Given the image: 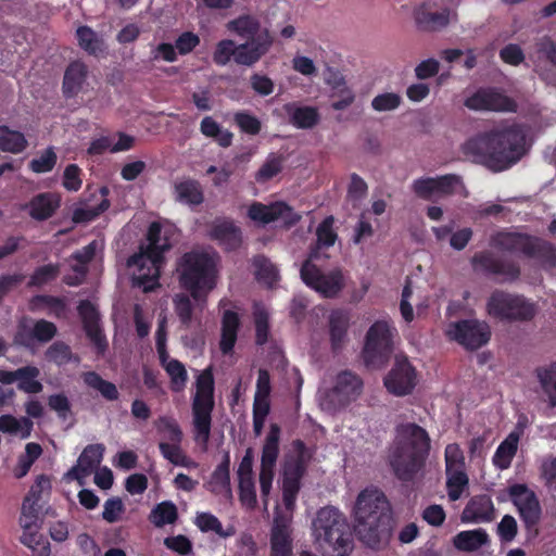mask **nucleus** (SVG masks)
Returning <instances> with one entry per match:
<instances>
[{
  "label": "nucleus",
  "mask_w": 556,
  "mask_h": 556,
  "mask_svg": "<svg viewBox=\"0 0 556 556\" xmlns=\"http://www.w3.org/2000/svg\"><path fill=\"white\" fill-rule=\"evenodd\" d=\"M311 455L301 441H295L282 463V501L286 513L276 508L270 532L269 556H292V513L300 481L305 473Z\"/></svg>",
  "instance_id": "1"
},
{
  "label": "nucleus",
  "mask_w": 556,
  "mask_h": 556,
  "mask_svg": "<svg viewBox=\"0 0 556 556\" xmlns=\"http://www.w3.org/2000/svg\"><path fill=\"white\" fill-rule=\"evenodd\" d=\"M462 150L473 162L493 172H502L517 163L525 154V134L517 126L494 129L469 139L463 144Z\"/></svg>",
  "instance_id": "2"
},
{
  "label": "nucleus",
  "mask_w": 556,
  "mask_h": 556,
  "mask_svg": "<svg viewBox=\"0 0 556 556\" xmlns=\"http://www.w3.org/2000/svg\"><path fill=\"white\" fill-rule=\"evenodd\" d=\"M430 452L427 431L416 424L397 427L394 445L390 453V465L401 480H412L425 466Z\"/></svg>",
  "instance_id": "3"
},
{
  "label": "nucleus",
  "mask_w": 556,
  "mask_h": 556,
  "mask_svg": "<svg viewBox=\"0 0 556 556\" xmlns=\"http://www.w3.org/2000/svg\"><path fill=\"white\" fill-rule=\"evenodd\" d=\"M389 504L377 489L363 490L353 508L354 528L361 541L377 547L389 535Z\"/></svg>",
  "instance_id": "4"
},
{
  "label": "nucleus",
  "mask_w": 556,
  "mask_h": 556,
  "mask_svg": "<svg viewBox=\"0 0 556 556\" xmlns=\"http://www.w3.org/2000/svg\"><path fill=\"white\" fill-rule=\"evenodd\" d=\"M218 256L214 252L197 250L182 255L177 273L180 286L198 301V307L206 305L207 294L216 287Z\"/></svg>",
  "instance_id": "5"
},
{
  "label": "nucleus",
  "mask_w": 556,
  "mask_h": 556,
  "mask_svg": "<svg viewBox=\"0 0 556 556\" xmlns=\"http://www.w3.org/2000/svg\"><path fill=\"white\" fill-rule=\"evenodd\" d=\"M169 228L162 227L159 223H152L148 231V244L142 247L138 254L128 260V267L131 270L132 280L143 291L152 290L160 276L163 263V253L170 248L167 236Z\"/></svg>",
  "instance_id": "6"
},
{
  "label": "nucleus",
  "mask_w": 556,
  "mask_h": 556,
  "mask_svg": "<svg viewBox=\"0 0 556 556\" xmlns=\"http://www.w3.org/2000/svg\"><path fill=\"white\" fill-rule=\"evenodd\" d=\"M313 535L324 551L346 556L352 548L351 533L343 515L333 507H324L313 521Z\"/></svg>",
  "instance_id": "7"
},
{
  "label": "nucleus",
  "mask_w": 556,
  "mask_h": 556,
  "mask_svg": "<svg viewBox=\"0 0 556 556\" xmlns=\"http://www.w3.org/2000/svg\"><path fill=\"white\" fill-rule=\"evenodd\" d=\"M363 390L364 382L359 376L350 370H342L319 389L317 399L323 410L337 413L356 402Z\"/></svg>",
  "instance_id": "8"
},
{
  "label": "nucleus",
  "mask_w": 556,
  "mask_h": 556,
  "mask_svg": "<svg viewBox=\"0 0 556 556\" xmlns=\"http://www.w3.org/2000/svg\"><path fill=\"white\" fill-rule=\"evenodd\" d=\"M195 387L197 391L192 401L194 440L203 450H206L214 408V379L211 368H206L199 374Z\"/></svg>",
  "instance_id": "9"
},
{
  "label": "nucleus",
  "mask_w": 556,
  "mask_h": 556,
  "mask_svg": "<svg viewBox=\"0 0 556 556\" xmlns=\"http://www.w3.org/2000/svg\"><path fill=\"white\" fill-rule=\"evenodd\" d=\"M274 42L269 30H264L256 40L240 45L231 39H223L216 43L212 58L218 66L227 65L231 58L239 65L252 66L269 51Z\"/></svg>",
  "instance_id": "10"
},
{
  "label": "nucleus",
  "mask_w": 556,
  "mask_h": 556,
  "mask_svg": "<svg viewBox=\"0 0 556 556\" xmlns=\"http://www.w3.org/2000/svg\"><path fill=\"white\" fill-rule=\"evenodd\" d=\"M486 313L500 320L526 321L536 315L538 307L523 295L496 290L488 299Z\"/></svg>",
  "instance_id": "11"
},
{
  "label": "nucleus",
  "mask_w": 556,
  "mask_h": 556,
  "mask_svg": "<svg viewBox=\"0 0 556 556\" xmlns=\"http://www.w3.org/2000/svg\"><path fill=\"white\" fill-rule=\"evenodd\" d=\"M319 260V252L313 251L309 258L301 267L303 282L315 290L324 298H334L344 288L345 281L340 268L321 269L316 261Z\"/></svg>",
  "instance_id": "12"
},
{
  "label": "nucleus",
  "mask_w": 556,
  "mask_h": 556,
  "mask_svg": "<svg viewBox=\"0 0 556 556\" xmlns=\"http://www.w3.org/2000/svg\"><path fill=\"white\" fill-rule=\"evenodd\" d=\"M397 330L389 319L375 321L366 333L364 358L368 365L381 366L393 351Z\"/></svg>",
  "instance_id": "13"
},
{
  "label": "nucleus",
  "mask_w": 556,
  "mask_h": 556,
  "mask_svg": "<svg viewBox=\"0 0 556 556\" xmlns=\"http://www.w3.org/2000/svg\"><path fill=\"white\" fill-rule=\"evenodd\" d=\"M280 428L271 424L266 435L261 457L258 483L264 508L267 509L269 494L275 477V468L279 455Z\"/></svg>",
  "instance_id": "14"
},
{
  "label": "nucleus",
  "mask_w": 556,
  "mask_h": 556,
  "mask_svg": "<svg viewBox=\"0 0 556 556\" xmlns=\"http://www.w3.org/2000/svg\"><path fill=\"white\" fill-rule=\"evenodd\" d=\"M493 243L500 249L523 253L529 256L539 257L544 254L547 256L546 262L548 265L553 266L555 264V254L551 244L538 238L520 233L502 232L493 238Z\"/></svg>",
  "instance_id": "15"
},
{
  "label": "nucleus",
  "mask_w": 556,
  "mask_h": 556,
  "mask_svg": "<svg viewBox=\"0 0 556 556\" xmlns=\"http://www.w3.org/2000/svg\"><path fill=\"white\" fill-rule=\"evenodd\" d=\"M445 334L468 350H477L489 342L491 330L485 321L468 319L450 323Z\"/></svg>",
  "instance_id": "16"
},
{
  "label": "nucleus",
  "mask_w": 556,
  "mask_h": 556,
  "mask_svg": "<svg viewBox=\"0 0 556 556\" xmlns=\"http://www.w3.org/2000/svg\"><path fill=\"white\" fill-rule=\"evenodd\" d=\"M412 189L417 197L425 200L439 199L455 193L467 195L460 177L453 174L416 179L413 181Z\"/></svg>",
  "instance_id": "17"
},
{
  "label": "nucleus",
  "mask_w": 556,
  "mask_h": 556,
  "mask_svg": "<svg viewBox=\"0 0 556 556\" xmlns=\"http://www.w3.org/2000/svg\"><path fill=\"white\" fill-rule=\"evenodd\" d=\"M384 387L395 396H404L413 392L418 378L417 372L408 359L396 356L391 370L384 377Z\"/></svg>",
  "instance_id": "18"
},
{
  "label": "nucleus",
  "mask_w": 556,
  "mask_h": 556,
  "mask_svg": "<svg viewBox=\"0 0 556 556\" xmlns=\"http://www.w3.org/2000/svg\"><path fill=\"white\" fill-rule=\"evenodd\" d=\"M248 216L262 225L281 220L286 226H291L300 219V216L283 202H275L269 205L255 202L250 205Z\"/></svg>",
  "instance_id": "19"
},
{
  "label": "nucleus",
  "mask_w": 556,
  "mask_h": 556,
  "mask_svg": "<svg viewBox=\"0 0 556 556\" xmlns=\"http://www.w3.org/2000/svg\"><path fill=\"white\" fill-rule=\"evenodd\" d=\"M270 392L271 384L269 374L265 369H260L253 400V430L255 435H260L262 433L266 417L269 414Z\"/></svg>",
  "instance_id": "20"
},
{
  "label": "nucleus",
  "mask_w": 556,
  "mask_h": 556,
  "mask_svg": "<svg viewBox=\"0 0 556 556\" xmlns=\"http://www.w3.org/2000/svg\"><path fill=\"white\" fill-rule=\"evenodd\" d=\"M509 495L517 507L527 528L538 525L541 518V506L533 491L523 484L513 485Z\"/></svg>",
  "instance_id": "21"
},
{
  "label": "nucleus",
  "mask_w": 556,
  "mask_h": 556,
  "mask_svg": "<svg viewBox=\"0 0 556 556\" xmlns=\"http://www.w3.org/2000/svg\"><path fill=\"white\" fill-rule=\"evenodd\" d=\"M458 5L459 0H454L452 7H444L437 12H431L426 5H420L414 12V20L424 29H442L458 21Z\"/></svg>",
  "instance_id": "22"
},
{
  "label": "nucleus",
  "mask_w": 556,
  "mask_h": 556,
  "mask_svg": "<svg viewBox=\"0 0 556 556\" xmlns=\"http://www.w3.org/2000/svg\"><path fill=\"white\" fill-rule=\"evenodd\" d=\"M465 106L473 111H515V103L494 89H479L465 100Z\"/></svg>",
  "instance_id": "23"
},
{
  "label": "nucleus",
  "mask_w": 556,
  "mask_h": 556,
  "mask_svg": "<svg viewBox=\"0 0 556 556\" xmlns=\"http://www.w3.org/2000/svg\"><path fill=\"white\" fill-rule=\"evenodd\" d=\"M104 446L102 444H91L84 448L79 455L77 463L65 475L67 480H76L80 485H84L86 479L93 473L102 458Z\"/></svg>",
  "instance_id": "24"
},
{
  "label": "nucleus",
  "mask_w": 556,
  "mask_h": 556,
  "mask_svg": "<svg viewBox=\"0 0 556 556\" xmlns=\"http://www.w3.org/2000/svg\"><path fill=\"white\" fill-rule=\"evenodd\" d=\"M237 476L241 503L248 508H254L256 505V492L253 475V452L251 448L245 451L239 464Z\"/></svg>",
  "instance_id": "25"
},
{
  "label": "nucleus",
  "mask_w": 556,
  "mask_h": 556,
  "mask_svg": "<svg viewBox=\"0 0 556 556\" xmlns=\"http://www.w3.org/2000/svg\"><path fill=\"white\" fill-rule=\"evenodd\" d=\"M472 264L476 270L486 271L496 275L501 278V281H514L519 277V267L511 262H504L495 258L489 252H482L477 254Z\"/></svg>",
  "instance_id": "26"
},
{
  "label": "nucleus",
  "mask_w": 556,
  "mask_h": 556,
  "mask_svg": "<svg viewBox=\"0 0 556 556\" xmlns=\"http://www.w3.org/2000/svg\"><path fill=\"white\" fill-rule=\"evenodd\" d=\"M49 483L48 478L43 476L39 477L36 484L31 486L28 495L25 497L20 517V526L23 531L39 530L37 503L41 491L48 488Z\"/></svg>",
  "instance_id": "27"
},
{
  "label": "nucleus",
  "mask_w": 556,
  "mask_h": 556,
  "mask_svg": "<svg viewBox=\"0 0 556 556\" xmlns=\"http://www.w3.org/2000/svg\"><path fill=\"white\" fill-rule=\"evenodd\" d=\"M79 315L83 319L87 336L94 344L99 353H103L108 346L105 337L99 325V315L93 304L83 301L78 306Z\"/></svg>",
  "instance_id": "28"
},
{
  "label": "nucleus",
  "mask_w": 556,
  "mask_h": 556,
  "mask_svg": "<svg viewBox=\"0 0 556 556\" xmlns=\"http://www.w3.org/2000/svg\"><path fill=\"white\" fill-rule=\"evenodd\" d=\"M90 89L88 68L83 62L76 61L68 65L63 79V91L66 97H76Z\"/></svg>",
  "instance_id": "29"
},
{
  "label": "nucleus",
  "mask_w": 556,
  "mask_h": 556,
  "mask_svg": "<svg viewBox=\"0 0 556 556\" xmlns=\"http://www.w3.org/2000/svg\"><path fill=\"white\" fill-rule=\"evenodd\" d=\"M60 197L53 192L39 193L30 199L23 208L36 220L50 218L60 206Z\"/></svg>",
  "instance_id": "30"
},
{
  "label": "nucleus",
  "mask_w": 556,
  "mask_h": 556,
  "mask_svg": "<svg viewBox=\"0 0 556 556\" xmlns=\"http://www.w3.org/2000/svg\"><path fill=\"white\" fill-rule=\"evenodd\" d=\"M283 110L289 117L290 123L300 129H309L319 123L320 116L318 110L313 106H302L295 103H287Z\"/></svg>",
  "instance_id": "31"
},
{
  "label": "nucleus",
  "mask_w": 556,
  "mask_h": 556,
  "mask_svg": "<svg viewBox=\"0 0 556 556\" xmlns=\"http://www.w3.org/2000/svg\"><path fill=\"white\" fill-rule=\"evenodd\" d=\"M210 237L229 250L236 249L241 243V231L230 220L214 222L211 226Z\"/></svg>",
  "instance_id": "32"
},
{
  "label": "nucleus",
  "mask_w": 556,
  "mask_h": 556,
  "mask_svg": "<svg viewBox=\"0 0 556 556\" xmlns=\"http://www.w3.org/2000/svg\"><path fill=\"white\" fill-rule=\"evenodd\" d=\"M226 27L229 31L248 39V41L256 40L260 34L268 30L267 28H262L260 20L250 14L240 15L229 21Z\"/></svg>",
  "instance_id": "33"
},
{
  "label": "nucleus",
  "mask_w": 556,
  "mask_h": 556,
  "mask_svg": "<svg viewBox=\"0 0 556 556\" xmlns=\"http://www.w3.org/2000/svg\"><path fill=\"white\" fill-rule=\"evenodd\" d=\"M493 518V503L486 495L473 497L465 507L462 519L466 522H484Z\"/></svg>",
  "instance_id": "34"
},
{
  "label": "nucleus",
  "mask_w": 556,
  "mask_h": 556,
  "mask_svg": "<svg viewBox=\"0 0 556 556\" xmlns=\"http://www.w3.org/2000/svg\"><path fill=\"white\" fill-rule=\"evenodd\" d=\"M350 315L344 311H334L329 316V337L333 350L341 349L348 342Z\"/></svg>",
  "instance_id": "35"
},
{
  "label": "nucleus",
  "mask_w": 556,
  "mask_h": 556,
  "mask_svg": "<svg viewBox=\"0 0 556 556\" xmlns=\"http://www.w3.org/2000/svg\"><path fill=\"white\" fill-rule=\"evenodd\" d=\"M522 434V429L517 427L507 438L498 445L493 456V464L500 469H506L510 466L511 460L517 452L518 443Z\"/></svg>",
  "instance_id": "36"
},
{
  "label": "nucleus",
  "mask_w": 556,
  "mask_h": 556,
  "mask_svg": "<svg viewBox=\"0 0 556 556\" xmlns=\"http://www.w3.org/2000/svg\"><path fill=\"white\" fill-rule=\"evenodd\" d=\"M175 199L184 204L199 205L203 202V191L200 184L193 179H181L174 185Z\"/></svg>",
  "instance_id": "37"
},
{
  "label": "nucleus",
  "mask_w": 556,
  "mask_h": 556,
  "mask_svg": "<svg viewBox=\"0 0 556 556\" xmlns=\"http://www.w3.org/2000/svg\"><path fill=\"white\" fill-rule=\"evenodd\" d=\"M458 551L475 552L489 544V535L483 529L462 531L453 540Z\"/></svg>",
  "instance_id": "38"
},
{
  "label": "nucleus",
  "mask_w": 556,
  "mask_h": 556,
  "mask_svg": "<svg viewBox=\"0 0 556 556\" xmlns=\"http://www.w3.org/2000/svg\"><path fill=\"white\" fill-rule=\"evenodd\" d=\"M76 38L78 46L89 54L99 55L106 50L103 37L89 26H79L76 29Z\"/></svg>",
  "instance_id": "39"
},
{
  "label": "nucleus",
  "mask_w": 556,
  "mask_h": 556,
  "mask_svg": "<svg viewBox=\"0 0 556 556\" xmlns=\"http://www.w3.org/2000/svg\"><path fill=\"white\" fill-rule=\"evenodd\" d=\"M230 458L226 454L224 460L216 467L210 481L207 482V489L215 494H224L230 496V477H229Z\"/></svg>",
  "instance_id": "40"
},
{
  "label": "nucleus",
  "mask_w": 556,
  "mask_h": 556,
  "mask_svg": "<svg viewBox=\"0 0 556 556\" xmlns=\"http://www.w3.org/2000/svg\"><path fill=\"white\" fill-rule=\"evenodd\" d=\"M99 248V243L97 241H92L88 245H86L81 251L74 254L73 260L76 262L72 264V268L75 271V277L66 276L65 282L70 286L78 285L83 277L86 274V264L89 262L94 255L96 250Z\"/></svg>",
  "instance_id": "41"
},
{
  "label": "nucleus",
  "mask_w": 556,
  "mask_h": 556,
  "mask_svg": "<svg viewBox=\"0 0 556 556\" xmlns=\"http://www.w3.org/2000/svg\"><path fill=\"white\" fill-rule=\"evenodd\" d=\"M331 85V108L336 111H343L348 109L355 100V94L351 88L348 87L342 77L336 76L333 83L328 80Z\"/></svg>",
  "instance_id": "42"
},
{
  "label": "nucleus",
  "mask_w": 556,
  "mask_h": 556,
  "mask_svg": "<svg viewBox=\"0 0 556 556\" xmlns=\"http://www.w3.org/2000/svg\"><path fill=\"white\" fill-rule=\"evenodd\" d=\"M173 305L180 323L186 327H189L192 320L197 318V312H202L205 307V305L202 308L198 307V301H195V304L193 305L190 296L186 293L175 294L173 298Z\"/></svg>",
  "instance_id": "43"
},
{
  "label": "nucleus",
  "mask_w": 556,
  "mask_h": 556,
  "mask_svg": "<svg viewBox=\"0 0 556 556\" xmlns=\"http://www.w3.org/2000/svg\"><path fill=\"white\" fill-rule=\"evenodd\" d=\"M33 430V421L27 417L16 418L12 415L0 417V431L27 439Z\"/></svg>",
  "instance_id": "44"
},
{
  "label": "nucleus",
  "mask_w": 556,
  "mask_h": 556,
  "mask_svg": "<svg viewBox=\"0 0 556 556\" xmlns=\"http://www.w3.org/2000/svg\"><path fill=\"white\" fill-rule=\"evenodd\" d=\"M40 370L36 366H25L17 369V388L18 390L36 394L43 389L42 383L38 380Z\"/></svg>",
  "instance_id": "45"
},
{
  "label": "nucleus",
  "mask_w": 556,
  "mask_h": 556,
  "mask_svg": "<svg viewBox=\"0 0 556 556\" xmlns=\"http://www.w3.org/2000/svg\"><path fill=\"white\" fill-rule=\"evenodd\" d=\"M27 147V140L23 132L0 126V150L10 153H21Z\"/></svg>",
  "instance_id": "46"
},
{
  "label": "nucleus",
  "mask_w": 556,
  "mask_h": 556,
  "mask_svg": "<svg viewBox=\"0 0 556 556\" xmlns=\"http://www.w3.org/2000/svg\"><path fill=\"white\" fill-rule=\"evenodd\" d=\"M239 317L231 311H226L223 316L220 349L223 353H229L237 340Z\"/></svg>",
  "instance_id": "47"
},
{
  "label": "nucleus",
  "mask_w": 556,
  "mask_h": 556,
  "mask_svg": "<svg viewBox=\"0 0 556 556\" xmlns=\"http://www.w3.org/2000/svg\"><path fill=\"white\" fill-rule=\"evenodd\" d=\"M83 378L88 387L98 391L105 400L116 401L118 399L119 393L116 386L108 380L102 379L97 372H85Z\"/></svg>",
  "instance_id": "48"
},
{
  "label": "nucleus",
  "mask_w": 556,
  "mask_h": 556,
  "mask_svg": "<svg viewBox=\"0 0 556 556\" xmlns=\"http://www.w3.org/2000/svg\"><path fill=\"white\" fill-rule=\"evenodd\" d=\"M200 130L205 137L214 138L220 147L227 148L232 142V134L223 129L211 116L202 119Z\"/></svg>",
  "instance_id": "49"
},
{
  "label": "nucleus",
  "mask_w": 556,
  "mask_h": 556,
  "mask_svg": "<svg viewBox=\"0 0 556 556\" xmlns=\"http://www.w3.org/2000/svg\"><path fill=\"white\" fill-rule=\"evenodd\" d=\"M159 447L164 458L172 464L186 468H197L198 464L185 455L180 443L160 442Z\"/></svg>",
  "instance_id": "50"
},
{
  "label": "nucleus",
  "mask_w": 556,
  "mask_h": 556,
  "mask_svg": "<svg viewBox=\"0 0 556 556\" xmlns=\"http://www.w3.org/2000/svg\"><path fill=\"white\" fill-rule=\"evenodd\" d=\"M446 489L451 501H457L468 489L469 479L465 470L445 471Z\"/></svg>",
  "instance_id": "51"
},
{
  "label": "nucleus",
  "mask_w": 556,
  "mask_h": 556,
  "mask_svg": "<svg viewBox=\"0 0 556 556\" xmlns=\"http://www.w3.org/2000/svg\"><path fill=\"white\" fill-rule=\"evenodd\" d=\"M544 394L552 406H556V364L536 371Z\"/></svg>",
  "instance_id": "52"
},
{
  "label": "nucleus",
  "mask_w": 556,
  "mask_h": 556,
  "mask_svg": "<svg viewBox=\"0 0 556 556\" xmlns=\"http://www.w3.org/2000/svg\"><path fill=\"white\" fill-rule=\"evenodd\" d=\"M157 431L162 434L161 442L180 443L182 440V432L177 421L168 416L160 417L155 422Z\"/></svg>",
  "instance_id": "53"
},
{
  "label": "nucleus",
  "mask_w": 556,
  "mask_h": 556,
  "mask_svg": "<svg viewBox=\"0 0 556 556\" xmlns=\"http://www.w3.org/2000/svg\"><path fill=\"white\" fill-rule=\"evenodd\" d=\"M177 519V508L172 502H162L157 504L150 514V521L155 527L170 525Z\"/></svg>",
  "instance_id": "54"
},
{
  "label": "nucleus",
  "mask_w": 556,
  "mask_h": 556,
  "mask_svg": "<svg viewBox=\"0 0 556 556\" xmlns=\"http://www.w3.org/2000/svg\"><path fill=\"white\" fill-rule=\"evenodd\" d=\"M100 195H101V200H100L99 204H97V206L85 205L80 208H77L74 212V219L76 222H89V220L94 219L101 213L105 212L110 206V202L105 198L108 195V189L101 188Z\"/></svg>",
  "instance_id": "55"
},
{
  "label": "nucleus",
  "mask_w": 556,
  "mask_h": 556,
  "mask_svg": "<svg viewBox=\"0 0 556 556\" xmlns=\"http://www.w3.org/2000/svg\"><path fill=\"white\" fill-rule=\"evenodd\" d=\"M253 264L255 268V277L260 282L271 287L278 280V270L267 258L263 256L255 257Z\"/></svg>",
  "instance_id": "56"
},
{
  "label": "nucleus",
  "mask_w": 556,
  "mask_h": 556,
  "mask_svg": "<svg viewBox=\"0 0 556 556\" xmlns=\"http://www.w3.org/2000/svg\"><path fill=\"white\" fill-rule=\"evenodd\" d=\"M195 525L199 527L201 531H212L223 538L230 536L235 533V530L232 528H229L226 531H224L223 526L220 521L217 519V517L210 513L198 514L195 517Z\"/></svg>",
  "instance_id": "57"
},
{
  "label": "nucleus",
  "mask_w": 556,
  "mask_h": 556,
  "mask_svg": "<svg viewBox=\"0 0 556 556\" xmlns=\"http://www.w3.org/2000/svg\"><path fill=\"white\" fill-rule=\"evenodd\" d=\"M444 460L445 471L465 470L464 452L457 443L446 445Z\"/></svg>",
  "instance_id": "58"
},
{
  "label": "nucleus",
  "mask_w": 556,
  "mask_h": 556,
  "mask_svg": "<svg viewBox=\"0 0 556 556\" xmlns=\"http://www.w3.org/2000/svg\"><path fill=\"white\" fill-rule=\"evenodd\" d=\"M164 369L170 378L172 389L176 392L181 391L186 387L188 379L184 364L175 359L174 362H168Z\"/></svg>",
  "instance_id": "59"
},
{
  "label": "nucleus",
  "mask_w": 556,
  "mask_h": 556,
  "mask_svg": "<svg viewBox=\"0 0 556 556\" xmlns=\"http://www.w3.org/2000/svg\"><path fill=\"white\" fill-rule=\"evenodd\" d=\"M402 103V97L396 92L379 93L371 100V108L376 112H390L396 110Z\"/></svg>",
  "instance_id": "60"
},
{
  "label": "nucleus",
  "mask_w": 556,
  "mask_h": 556,
  "mask_svg": "<svg viewBox=\"0 0 556 556\" xmlns=\"http://www.w3.org/2000/svg\"><path fill=\"white\" fill-rule=\"evenodd\" d=\"M254 320L256 342L257 344H264L268 339V312L265 306L260 304L254 306Z\"/></svg>",
  "instance_id": "61"
},
{
  "label": "nucleus",
  "mask_w": 556,
  "mask_h": 556,
  "mask_svg": "<svg viewBox=\"0 0 556 556\" xmlns=\"http://www.w3.org/2000/svg\"><path fill=\"white\" fill-rule=\"evenodd\" d=\"M125 513V505L119 497H111L103 504L102 518L109 523L117 522Z\"/></svg>",
  "instance_id": "62"
},
{
  "label": "nucleus",
  "mask_w": 556,
  "mask_h": 556,
  "mask_svg": "<svg viewBox=\"0 0 556 556\" xmlns=\"http://www.w3.org/2000/svg\"><path fill=\"white\" fill-rule=\"evenodd\" d=\"M282 167L281 157L276 155H269L265 163L261 166L258 172L256 173V180L260 182L267 181L275 177Z\"/></svg>",
  "instance_id": "63"
},
{
  "label": "nucleus",
  "mask_w": 556,
  "mask_h": 556,
  "mask_svg": "<svg viewBox=\"0 0 556 556\" xmlns=\"http://www.w3.org/2000/svg\"><path fill=\"white\" fill-rule=\"evenodd\" d=\"M46 357L48 361L53 362L58 365L67 364L74 358L71 349L62 342L53 343L47 350Z\"/></svg>",
  "instance_id": "64"
}]
</instances>
